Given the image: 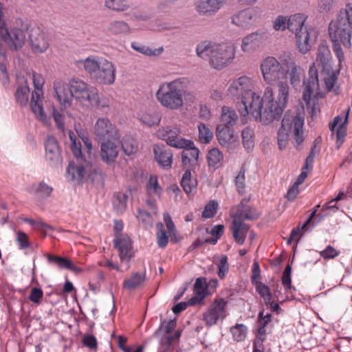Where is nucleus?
<instances>
[{
	"mask_svg": "<svg viewBox=\"0 0 352 352\" xmlns=\"http://www.w3.org/2000/svg\"><path fill=\"white\" fill-rule=\"evenodd\" d=\"M278 88L276 101H274L272 88L267 87L265 88L263 98L260 96L256 98L252 107L248 110L247 113L265 125L274 120H279L288 102L289 86L286 82H280Z\"/></svg>",
	"mask_w": 352,
	"mask_h": 352,
	"instance_id": "1",
	"label": "nucleus"
},
{
	"mask_svg": "<svg viewBox=\"0 0 352 352\" xmlns=\"http://www.w3.org/2000/svg\"><path fill=\"white\" fill-rule=\"evenodd\" d=\"M190 85V80L186 77L164 82L155 93L156 99L162 107L172 111L178 110L184 106V100L189 102L196 100V94L188 89Z\"/></svg>",
	"mask_w": 352,
	"mask_h": 352,
	"instance_id": "2",
	"label": "nucleus"
},
{
	"mask_svg": "<svg viewBox=\"0 0 352 352\" xmlns=\"http://www.w3.org/2000/svg\"><path fill=\"white\" fill-rule=\"evenodd\" d=\"M53 89L56 100L64 109L72 106L74 98L81 103L95 102L98 90L78 78L70 79L68 83L57 79L53 83Z\"/></svg>",
	"mask_w": 352,
	"mask_h": 352,
	"instance_id": "3",
	"label": "nucleus"
},
{
	"mask_svg": "<svg viewBox=\"0 0 352 352\" xmlns=\"http://www.w3.org/2000/svg\"><path fill=\"white\" fill-rule=\"evenodd\" d=\"M352 5L347 4L340 11L336 21L331 22L329 26V34L332 42V48L339 63L344 60V54L341 44L346 48L351 46Z\"/></svg>",
	"mask_w": 352,
	"mask_h": 352,
	"instance_id": "4",
	"label": "nucleus"
},
{
	"mask_svg": "<svg viewBox=\"0 0 352 352\" xmlns=\"http://www.w3.org/2000/svg\"><path fill=\"white\" fill-rule=\"evenodd\" d=\"M197 55L208 59L209 63L216 69L227 67L235 58V46L232 43H213L207 41L197 45Z\"/></svg>",
	"mask_w": 352,
	"mask_h": 352,
	"instance_id": "5",
	"label": "nucleus"
},
{
	"mask_svg": "<svg viewBox=\"0 0 352 352\" xmlns=\"http://www.w3.org/2000/svg\"><path fill=\"white\" fill-rule=\"evenodd\" d=\"M307 16L296 13L288 17L287 29L295 34L298 48L302 54L307 53L317 38L314 28L305 25Z\"/></svg>",
	"mask_w": 352,
	"mask_h": 352,
	"instance_id": "6",
	"label": "nucleus"
},
{
	"mask_svg": "<svg viewBox=\"0 0 352 352\" xmlns=\"http://www.w3.org/2000/svg\"><path fill=\"white\" fill-rule=\"evenodd\" d=\"M254 88L253 80L247 76H242L234 80L230 85L227 94L236 100H241L246 113L254 103V99L259 95L252 91Z\"/></svg>",
	"mask_w": 352,
	"mask_h": 352,
	"instance_id": "7",
	"label": "nucleus"
},
{
	"mask_svg": "<svg viewBox=\"0 0 352 352\" xmlns=\"http://www.w3.org/2000/svg\"><path fill=\"white\" fill-rule=\"evenodd\" d=\"M2 5L0 3V38L3 40L12 50L21 48L26 40V27H14L8 30L3 17Z\"/></svg>",
	"mask_w": 352,
	"mask_h": 352,
	"instance_id": "8",
	"label": "nucleus"
},
{
	"mask_svg": "<svg viewBox=\"0 0 352 352\" xmlns=\"http://www.w3.org/2000/svg\"><path fill=\"white\" fill-rule=\"evenodd\" d=\"M32 79L34 91L32 94L30 107L36 119L44 124L49 123L50 119L45 114L43 107V95L45 78L42 74L33 72Z\"/></svg>",
	"mask_w": 352,
	"mask_h": 352,
	"instance_id": "9",
	"label": "nucleus"
},
{
	"mask_svg": "<svg viewBox=\"0 0 352 352\" xmlns=\"http://www.w3.org/2000/svg\"><path fill=\"white\" fill-rule=\"evenodd\" d=\"M260 69L263 80L268 85H274L286 77L283 64L273 56L265 58L261 63Z\"/></svg>",
	"mask_w": 352,
	"mask_h": 352,
	"instance_id": "10",
	"label": "nucleus"
},
{
	"mask_svg": "<svg viewBox=\"0 0 352 352\" xmlns=\"http://www.w3.org/2000/svg\"><path fill=\"white\" fill-rule=\"evenodd\" d=\"M304 118L298 115H290L286 113L282 120L281 127L291 134L293 139V144L300 149L304 142Z\"/></svg>",
	"mask_w": 352,
	"mask_h": 352,
	"instance_id": "11",
	"label": "nucleus"
},
{
	"mask_svg": "<svg viewBox=\"0 0 352 352\" xmlns=\"http://www.w3.org/2000/svg\"><path fill=\"white\" fill-rule=\"evenodd\" d=\"M319 88L318 71L313 64L309 70V78L305 79L302 85V100L305 102L307 109L311 107L310 114L314 117L316 114V108L314 103L311 102V96Z\"/></svg>",
	"mask_w": 352,
	"mask_h": 352,
	"instance_id": "12",
	"label": "nucleus"
},
{
	"mask_svg": "<svg viewBox=\"0 0 352 352\" xmlns=\"http://www.w3.org/2000/svg\"><path fill=\"white\" fill-rule=\"evenodd\" d=\"M181 131L177 126H166L157 131V137L166 141L168 145L175 148H183L192 144V141L179 137Z\"/></svg>",
	"mask_w": 352,
	"mask_h": 352,
	"instance_id": "13",
	"label": "nucleus"
},
{
	"mask_svg": "<svg viewBox=\"0 0 352 352\" xmlns=\"http://www.w3.org/2000/svg\"><path fill=\"white\" fill-rule=\"evenodd\" d=\"M228 302L222 298H217L208 307L206 311L203 314V319L208 326H212L219 320H223L227 316Z\"/></svg>",
	"mask_w": 352,
	"mask_h": 352,
	"instance_id": "14",
	"label": "nucleus"
},
{
	"mask_svg": "<svg viewBox=\"0 0 352 352\" xmlns=\"http://www.w3.org/2000/svg\"><path fill=\"white\" fill-rule=\"evenodd\" d=\"M94 133L98 141L119 139L118 129L115 124L107 118H99L94 125Z\"/></svg>",
	"mask_w": 352,
	"mask_h": 352,
	"instance_id": "15",
	"label": "nucleus"
},
{
	"mask_svg": "<svg viewBox=\"0 0 352 352\" xmlns=\"http://www.w3.org/2000/svg\"><path fill=\"white\" fill-rule=\"evenodd\" d=\"M256 10L246 8L237 11L231 16V23L239 29L250 30L256 23Z\"/></svg>",
	"mask_w": 352,
	"mask_h": 352,
	"instance_id": "16",
	"label": "nucleus"
},
{
	"mask_svg": "<svg viewBox=\"0 0 352 352\" xmlns=\"http://www.w3.org/2000/svg\"><path fill=\"white\" fill-rule=\"evenodd\" d=\"M113 246L119 252L120 261L129 264L131 259L134 256L131 238L126 234L116 233L113 239Z\"/></svg>",
	"mask_w": 352,
	"mask_h": 352,
	"instance_id": "17",
	"label": "nucleus"
},
{
	"mask_svg": "<svg viewBox=\"0 0 352 352\" xmlns=\"http://www.w3.org/2000/svg\"><path fill=\"white\" fill-rule=\"evenodd\" d=\"M226 2V0H197L194 6L199 16L211 17L221 10Z\"/></svg>",
	"mask_w": 352,
	"mask_h": 352,
	"instance_id": "18",
	"label": "nucleus"
},
{
	"mask_svg": "<svg viewBox=\"0 0 352 352\" xmlns=\"http://www.w3.org/2000/svg\"><path fill=\"white\" fill-rule=\"evenodd\" d=\"M100 63L102 69L90 78L96 82L100 85H113L116 80V66L109 60H102V62Z\"/></svg>",
	"mask_w": 352,
	"mask_h": 352,
	"instance_id": "19",
	"label": "nucleus"
},
{
	"mask_svg": "<svg viewBox=\"0 0 352 352\" xmlns=\"http://www.w3.org/2000/svg\"><path fill=\"white\" fill-rule=\"evenodd\" d=\"M248 199H243L239 205L232 207L230 215L233 219L243 221V219L256 220L259 217V213L254 208L248 206Z\"/></svg>",
	"mask_w": 352,
	"mask_h": 352,
	"instance_id": "20",
	"label": "nucleus"
},
{
	"mask_svg": "<svg viewBox=\"0 0 352 352\" xmlns=\"http://www.w3.org/2000/svg\"><path fill=\"white\" fill-rule=\"evenodd\" d=\"M45 159L52 166H58L62 162L60 148L56 139L47 136L45 142Z\"/></svg>",
	"mask_w": 352,
	"mask_h": 352,
	"instance_id": "21",
	"label": "nucleus"
},
{
	"mask_svg": "<svg viewBox=\"0 0 352 352\" xmlns=\"http://www.w3.org/2000/svg\"><path fill=\"white\" fill-rule=\"evenodd\" d=\"M30 46L35 53H43L49 47V39L40 28H32L29 35Z\"/></svg>",
	"mask_w": 352,
	"mask_h": 352,
	"instance_id": "22",
	"label": "nucleus"
},
{
	"mask_svg": "<svg viewBox=\"0 0 352 352\" xmlns=\"http://www.w3.org/2000/svg\"><path fill=\"white\" fill-rule=\"evenodd\" d=\"M265 39V34L263 32L250 33L241 40V50L244 53H252L260 47Z\"/></svg>",
	"mask_w": 352,
	"mask_h": 352,
	"instance_id": "23",
	"label": "nucleus"
},
{
	"mask_svg": "<svg viewBox=\"0 0 352 352\" xmlns=\"http://www.w3.org/2000/svg\"><path fill=\"white\" fill-rule=\"evenodd\" d=\"M119 153V141L112 139L105 140L100 146V157L103 162L110 164L113 163Z\"/></svg>",
	"mask_w": 352,
	"mask_h": 352,
	"instance_id": "24",
	"label": "nucleus"
},
{
	"mask_svg": "<svg viewBox=\"0 0 352 352\" xmlns=\"http://www.w3.org/2000/svg\"><path fill=\"white\" fill-rule=\"evenodd\" d=\"M102 60H108L102 56L90 55L85 59L78 60L76 65L78 67L82 66L85 72L91 77L102 69L100 63H102Z\"/></svg>",
	"mask_w": 352,
	"mask_h": 352,
	"instance_id": "25",
	"label": "nucleus"
},
{
	"mask_svg": "<svg viewBox=\"0 0 352 352\" xmlns=\"http://www.w3.org/2000/svg\"><path fill=\"white\" fill-rule=\"evenodd\" d=\"M283 65L286 72V75H289L290 83L294 86H298L301 77L304 74L303 69L297 65L292 58H285L283 60Z\"/></svg>",
	"mask_w": 352,
	"mask_h": 352,
	"instance_id": "26",
	"label": "nucleus"
},
{
	"mask_svg": "<svg viewBox=\"0 0 352 352\" xmlns=\"http://www.w3.org/2000/svg\"><path fill=\"white\" fill-rule=\"evenodd\" d=\"M182 162L185 168L194 169L198 164L199 151L193 142L188 146L182 148Z\"/></svg>",
	"mask_w": 352,
	"mask_h": 352,
	"instance_id": "27",
	"label": "nucleus"
},
{
	"mask_svg": "<svg viewBox=\"0 0 352 352\" xmlns=\"http://www.w3.org/2000/svg\"><path fill=\"white\" fill-rule=\"evenodd\" d=\"M219 143L223 147L229 148L230 145L237 141L232 127L225 124H219L216 131Z\"/></svg>",
	"mask_w": 352,
	"mask_h": 352,
	"instance_id": "28",
	"label": "nucleus"
},
{
	"mask_svg": "<svg viewBox=\"0 0 352 352\" xmlns=\"http://www.w3.org/2000/svg\"><path fill=\"white\" fill-rule=\"evenodd\" d=\"M249 229V226L244 223L243 221L233 219L230 226V230L236 243L239 245H243L244 243Z\"/></svg>",
	"mask_w": 352,
	"mask_h": 352,
	"instance_id": "29",
	"label": "nucleus"
},
{
	"mask_svg": "<svg viewBox=\"0 0 352 352\" xmlns=\"http://www.w3.org/2000/svg\"><path fill=\"white\" fill-rule=\"evenodd\" d=\"M155 159L163 167H170L173 162V153L164 145H154Z\"/></svg>",
	"mask_w": 352,
	"mask_h": 352,
	"instance_id": "30",
	"label": "nucleus"
},
{
	"mask_svg": "<svg viewBox=\"0 0 352 352\" xmlns=\"http://www.w3.org/2000/svg\"><path fill=\"white\" fill-rule=\"evenodd\" d=\"M206 280L205 278H197L194 284V293L195 296L192 297L188 300L190 306L195 305L200 303L206 296Z\"/></svg>",
	"mask_w": 352,
	"mask_h": 352,
	"instance_id": "31",
	"label": "nucleus"
},
{
	"mask_svg": "<svg viewBox=\"0 0 352 352\" xmlns=\"http://www.w3.org/2000/svg\"><path fill=\"white\" fill-rule=\"evenodd\" d=\"M146 280V272H134L123 281V287L132 291L142 286Z\"/></svg>",
	"mask_w": 352,
	"mask_h": 352,
	"instance_id": "32",
	"label": "nucleus"
},
{
	"mask_svg": "<svg viewBox=\"0 0 352 352\" xmlns=\"http://www.w3.org/2000/svg\"><path fill=\"white\" fill-rule=\"evenodd\" d=\"M85 167L82 164L76 165L74 162H69L67 168L66 177L69 182H81L85 177Z\"/></svg>",
	"mask_w": 352,
	"mask_h": 352,
	"instance_id": "33",
	"label": "nucleus"
},
{
	"mask_svg": "<svg viewBox=\"0 0 352 352\" xmlns=\"http://www.w3.org/2000/svg\"><path fill=\"white\" fill-rule=\"evenodd\" d=\"M107 30L111 35L122 36L130 33L131 28L124 21H112L109 23Z\"/></svg>",
	"mask_w": 352,
	"mask_h": 352,
	"instance_id": "34",
	"label": "nucleus"
},
{
	"mask_svg": "<svg viewBox=\"0 0 352 352\" xmlns=\"http://www.w3.org/2000/svg\"><path fill=\"white\" fill-rule=\"evenodd\" d=\"M18 80V86L15 92V98L19 104L25 106L28 102L30 88L27 80Z\"/></svg>",
	"mask_w": 352,
	"mask_h": 352,
	"instance_id": "35",
	"label": "nucleus"
},
{
	"mask_svg": "<svg viewBox=\"0 0 352 352\" xmlns=\"http://www.w3.org/2000/svg\"><path fill=\"white\" fill-rule=\"evenodd\" d=\"M191 170L192 169L186 168L181 180V186L188 195L194 192L197 186V179L192 177Z\"/></svg>",
	"mask_w": 352,
	"mask_h": 352,
	"instance_id": "36",
	"label": "nucleus"
},
{
	"mask_svg": "<svg viewBox=\"0 0 352 352\" xmlns=\"http://www.w3.org/2000/svg\"><path fill=\"white\" fill-rule=\"evenodd\" d=\"M31 190L38 199H45L51 195L53 188L43 181L32 184Z\"/></svg>",
	"mask_w": 352,
	"mask_h": 352,
	"instance_id": "37",
	"label": "nucleus"
},
{
	"mask_svg": "<svg viewBox=\"0 0 352 352\" xmlns=\"http://www.w3.org/2000/svg\"><path fill=\"white\" fill-rule=\"evenodd\" d=\"M236 112L230 107H223L221 109V124L232 127L238 121Z\"/></svg>",
	"mask_w": 352,
	"mask_h": 352,
	"instance_id": "38",
	"label": "nucleus"
},
{
	"mask_svg": "<svg viewBox=\"0 0 352 352\" xmlns=\"http://www.w3.org/2000/svg\"><path fill=\"white\" fill-rule=\"evenodd\" d=\"M350 107L345 111L344 113V120L343 123L340 124L339 126H336L335 131L332 133L333 134H336V146L337 148H339L340 146L344 141L345 137L346 135V124L348 122L349 115L350 112Z\"/></svg>",
	"mask_w": 352,
	"mask_h": 352,
	"instance_id": "39",
	"label": "nucleus"
},
{
	"mask_svg": "<svg viewBox=\"0 0 352 352\" xmlns=\"http://www.w3.org/2000/svg\"><path fill=\"white\" fill-rule=\"evenodd\" d=\"M331 54L329 48L326 45H320L318 47V54L317 56V61H319L322 67L325 70L331 69L330 60Z\"/></svg>",
	"mask_w": 352,
	"mask_h": 352,
	"instance_id": "40",
	"label": "nucleus"
},
{
	"mask_svg": "<svg viewBox=\"0 0 352 352\" xmlns=\"http://www.w3.org/2000/svg\"><path fill=\"white\" fill-rule=\"evenodd\" d=\"M104 6L109 10L116 12H124L129 8L126 0H104Z\"/></svg>",
	"mask_w": 352,
	"mask_h": 352,
	"instance_id": "41",
	"label": "nucleus"
},
{
	"mask_svg": "<svg viewBox=\"0 0 352 352\" xmlns=\"http://www.w3.org/2000/svg\"><path fill=\"white\" fill-rule=\"evenodd\" d=\"M146 191L151 197H160L162 192V188L158 184L156 175H151L146 184Z\"/></svg>",
	"mask_w": 352,
	"mask_h": 352,
	"instance_id": "42",
	"label": "nucleus"
},
{
	"mask_svg": "<svg viewBox=\"0 0 352 352\" xmlns=\"http://www.w3.org/2000/svg\"><path fill=\"white\" fill-rule=\"evenodd\" d=\"M47 262L50 265L56 266L59 269H67L71 267V260L53 254H47Z\"/></svg>",
	"mask_w": 352,
	"mask_h": 352,
	"instance_id": "43",
	"label": "nucleus"
},
{
	"mask_svg": "<svg viewBox=\"0 0 352 352\" xmlns=\"http://www.w3.org/2000/svg\"><path fill=\"white\" fill-rule=\"evenodd\" d=\"M230 333L234 341L241 342L247 336L248 327L243 324H236L230 328Z\"/></svg>",
	"mask_w": 352,
	"mask_h": 352,
	"instance_id": "44",
	"label": "nucleus"
},
{
	"mask_svg": "<svg viewBox=\"0 0 352 352\" xmlns=\"http://www.w3.org/2000/svg\"><path fill=\"white\" fill-rule=\"evenodd\" d=\"M242 141L244 148L250 151L254 146V131L250 127H245L241 133Z\"/></svg>",
	"mask_w": 352,
	"mask_h": 352,
	"instance_id": "45",
	"label": "nucleus"
},
{
	"mask_svg": "<svg viewBox=\"0 0 352 352\" xmlns=\"http://www.w3.org/2000/svg\"><path fill=\"white\" fill-rule=\"evenodd\" d=\"M128 196L122 192H118L114 195L113 204L118 212H123L127 206Z\"/></svg>",
	"mask_w": 352,
	"mask_h": 352,
	"instance_id": "46",
	"label": "nucleus"
},
{
	"mask_svg": "<svg viewBox=\"0 0 352 352\" xmlns=\"http://www.w3.org/2000/svg\"><path fill=\"white\" fill-rule=\"evenodd\" d=\"M69 139L71 141V149L74 155L77 158H82V145L80 140L76 136L75 133L72 131L69 133Z\"/></svg>",
	"mask_w": 352,
	"mask_h": 352,
	"instance_id": "47",
	"label": "nucleus"
},
{
	"mask_svg": "<svg viewBox=\"0 0 352 352\" xmlns=\"http://www.w3.org/2000/svg\"><path fill=\"white\" fill-rule=\"evenodd\" d=\"M199 139L203 144H208L213 138V132L206 124L198 125Z\"/></svg>",
	"mask_w": 352,
	"mask_h": 352,
	"instance_id": "48",
	"label": "nucleus"
},
{
	"mask_svg": "<svg viewBox=\"0 0 352 352\" xmlns=\"http://www.w3.org/2000/svg\"><path fill=\"white\" fill-rule=\"evenodd\" d=\"M253 285L255 286L256 291L263 298L265 303L267 304V302H270V300L272 299V294L270 287L261 281L256 282Z\"/></svg>",
	"mask_w": 352,
	"mask_h": 352,
	"instance_id": "49",
	"label": "nucleus"
},
{
	"mask_svg": "<svg viewBox=\"0 0 352 352\" xmlns=\"http://www.w3.org/2000/svg\"><path fill=\"white\" fill-rule=\"evenodd\" d=\"M157 245L160 248H165L168 243V237L162 223L159 222L156 225Z\"/></svg>",
	"mask_w": 352,
	"mask_h": 352,
	"instance_id": "50",
	"label": "nucleus"
},
{
	"mask_svg": "<svg viewBox=\"0 0 352 352\" xmlns=\"http://www.w3.org/2000/svg\"><path fill=\"white\" fill-rule=\"evenodd\" d=\"M245 170L243 167L240 169L237 175L234 178V184L236 186V188L237 192L240 195H243L245 190Z\"/></svg>",
	"mask_w": 352,
	"mask_h": 352,
	"instance_id": "51",
	"label": "nucleus"
},
{
	"mask_svg": "<svg viewBox=\"0 0 352 352\" xmlns=\"http://www.w3.org/2000/svg\"><path fill=\"white\" fill-rule=\"evenodd\" d=\"M207 158L209 166H216L223 160V154L219 149L212 148L209 151Z\"/></svg>",
	"mask_w": 352,
	"mask_h": 352,
	"instance_id": "52",
	"label": "nucleus"
},
{
	"mask_svg": "<svg viewBox=\"0 0 352 352\" xmlns=\"http://www.w3.org/2000/svg\"><path fill=\"white\" fill-rule=\"evenodd\" d=\"M290 136L291 134L286 131L285 128L280 127L277 134L278 146L280 150L286 148Z\"/></svg>",
	"mask_w": 352,
	"mask_h": 352,
	"instance_id": "53",
	"label": "nucleus"
},
{
	"mask_svg": "<svg viewBox=\"0 0 352 352\" xmlns=\"http://www.w3.org/2000/svg\"><path fill=\"white\" fill-rule=\"evenodd\" d=\"M218 203L215 200L210 201L205 206L202 217L206 219L213 217L217 210Z\"/></svg>",
	"mask_w": 352,
	"mask_h": 352,
	"instance_id": "54",
	"label": "nucleus"
},
{
	"mask_svg": "<svg viewBox=\"0 0 352 352\" xmlns=\"http://www.w3.org/2000/svg\"><path fill=\"white\" fill-rule=\"evenodd\" d=\"M218 267V276L220 279H223L229 270V265L228 263V257L225 255H221Z\"/></svg>",
	"mask_w": 352,
	"mask_h": 352,
	"instance_id": "55",
	"label": "nucleus"
},
{
	"mask_svg": "<svg viewBox=\"0 0 352 352\" xmlns=\"http://www.w3.org/2000/svg\"><path fill=\"white\" fill-rule=\"evenodd\" d=\"M161 117L158 113H145L142 116L141 120L148 126H153L160 122Z\"/></svg>",
	"mask_w": 352,
	"mask_h": 352,
	"instance_id": "56",
	"label": "nucleus"
},
{
	"mask_svg": "<svg viewBox=\"0 0 352 352\" xmlns=\"http://www.w3.org/2000/svg\"><path fill=\"white\" fill-rule=\"evenodd\" d=\"M288 17L283 15H278L273 21V28L276 31H284L287 29Z\"/></svg>",
	"mask_w": 352,
	"mask_h": 352,
	"instance_id": "57",
	"label": "nucleus"
},
{
	"mask_svg": "<svg viewBox=\"0 0 352 352\" xmlns=\"http://www.w3.org/2000/svg\"><path fill=\"white\" fill-rule=\"evenodd\" d=\"M16 241L20 250L28 249L30 245L28 236L24 232L18 231L16 232Z\"/></svg>",
	"mask_w": 352,
	"mask_h": 352,
	"instance_id": "58",
	"label": "nucleus"
},
{
	"mask_svg": "<svg viewBox=\"0 0 352 352\" xmlns=\"http://www.w3.org/2000/svg\"><path fill=\"white\" fill-rule=\"evenodd\" d=\"M137 218L139 221L142 222L145 226H152L153 217L151 214L145 210L139 209L138 210Z\"/></svg>",
	"mask_w": 352,
	"mask_h": 352,
	"instance_id": "59",
	"label": "nucleus"
},
{
	"mask_svg": "<svg viewBox=\"0 0 352 352\" xmlns=\"http://www.w3.org/2000/svg\"><path fill=\"white\" fill-rule=\"evenodd\" d=\"M43 297V292L41 288L33 287L30 291L28 299L34 304L39 305Z\"/></svg>",
	"mask_w": 352,
	"mask_h": 352,
	"instance_id": "60",
	"label": "nucleus"
},
{
	"mask_svg": "<svg viewBox=\"0 0 352 352\" xmlns=\"http://www.w3.org/2000/svg\"><path fill=\"white\" fill-rule=\"evenodd\" d=\"M320 254L324 259H333L340 254V251L331 245H327L324 250L320 252Z\"/></svg>",
	"mask_w": 352,
	"mask_h": 352,
	"instance_id": "61",
	"label": "nucleus"
},
{
	"mask_svg": "<svg viewBox=\"0 0 352 352\" xmlns=\"http://www.w3.org/2000/svg\"><path fill=\"white\" fill-rule=\"evenodd\" d=\"M328 76L324 78V82L328 90L331 91L333 89L337 81V74L333 71L332 68L327 70Z\"/></svg>",
	"mask_w": 352,
	"mask_h": 352,
	"instance_id": "62",
	"label": "nucleus"
},
{
	"mask_svg": "<svg viewBox=\"0 0 352 352\" xmlns=\"http://www.w3.org/2000/svg\"><path fill=\"white\" fill-rule=\"evenodd\" d=\"M175 320H164L161 323L159 331H163L166 333H170L176 327Z\"/></svg>",
	"mask_w": 352,
	"mask_h": 352,
	"instance_id": "63",
	"label": "nucleus"
},
{
	"mask_svg": "<svg viewBox=\"0 0 352 352\" xmlns=\"http://www.w3.org/2000/svg\"><path fill=\"white\" fill-rule=\"evenodd\" d=\"M176 1L177 0H163L157 4V9L160 12H166L173 8Z\"/></svg>",
	"mask_w": 352,
	"mask_h": 352,
	"instance_id": "64",
	"label": "nucleus"
}]
</instances>
